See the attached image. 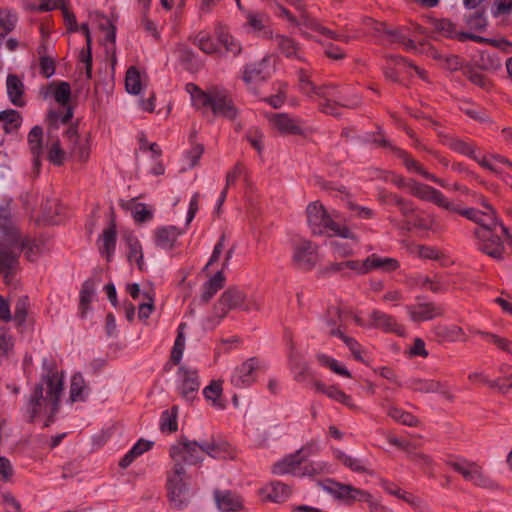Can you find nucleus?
Listing matches in <instances>:
<instances>
[{
  "instance_id": "obj_1",
  "label": "nucleus",
  "mask_w": 512,
  "mask_h": 512,
  "mask_svg": "<svg viewBox=\"0 0 512 512\" xmlns=\"http://www.w3.org/2000/svg\"><path fill=\"white\" fill-rule=\"evenodd\" d=\"M64 390V375L49 371L44 375L26 401L24 415L29 423L48 427L59 410L60 397Z\"/></svg>"
},
{
  "instance_id": "obj_2",
  "label": "nucleus",
  "mask_w": 512,
  "mask_h": 512,
  "mask_svg": "<svg viewBox=\"0 0 512 512\" xmlns=\"http://www.w3.org/2000/svg\"><path fill=\"white\" fill-rule=\"evenodd\" d=\"M0 230L3 239L0 242V272L4 281L9 284L10 277L18 267V255L24 249L25 257L33 262L43 253L42 246L36 241L22 242L18 230L12 223L6 210L0 213Z\"/></svg>"
},
{
  "instance_id": "obj_3",
  "label": "nucleus",
  "mask_w": 512,
  "mask_h": 512,
  "mask_svg": "<svg viewBox=\"0 0 512 512\" xmlns=\"http://www.w3.org/2000/svg\"><path fill=\"white\" fill-rule=\"evenodd\" d=\"M460 215L480 226L476 229L475 236L479 240V249L485 254L498 260L503 258V242L500 236L493 233L497 227H500L508 245L512 247V235L508 228L497 220L494 210L489 205H485V211L469 208L460 211Z\"/></svg>"
},
{
  "instance_id": "obj_4",
  "label": "nucleus",
  "mask_w": 512,
  "mask_h": 512,
  "mask_svg": "<svg viewBox=\"0 0 512 512\" xmlns=\"http://www.w3.org/2000/svg\"><path fill=\"white\" fill-rule=\"evenodd\" d=\"M308 226L314 235H326L329 237H341L355 243L359 242V236L340 219L337 212L329 214L324 206L316 201L306 209Z\"/></svg>"
},
{
  "instance_id": "obj_5",
  "label": "nucleus",
  "mask_w": 512,
  "mask_h": 512,
  "mask_svg": "<svg viewBox=\"0 0 512 512\" xmlns=\"http://www.w3.org/2000/svg\"><path fill=\"white\" fill-rule=\"evenodd\" d=\"M261 308L262 299L259 295L248 294L244 289L231 286L221 294L214 306L213 315L206 319L205 326L210 329L214 328L231 310L250 312L260 311Z\"/></svg>"
},
{
  "instance_id": "obj_6",
  "label": "nucleus",
  "mask_w": 512,
  "mask_h": 512,
  "mask_svg": "<svg viewBox=\"0 0 512 512\" xmlns=\"http://www.w3.org/2000/svg\"><path fill=\"white\" fill-rule=\"evenodd\" d=\"M186 89L191 94L193 104L197 109H210L214 116L229 121H235L238 118L239 109L225 90L212 88L204 92L194 84H188Z\"/></svg>"
},
{
  "instance_id": "obj_7",
  "label": "nucleus",
  "mask_w": 512,
  "mask_h": 512,
  "mask_svg": "<svg viewBox=\"0 0 512 512\" xmlns=\"http://www.w3.org/2000/svg\"><path fill=\"white\" fill-rule=\"evenodd\" d=\"M166 487L168 498L175 508L181 509L187 505L191 498V491L189 477L183 465H174L167 473Z\"/></svg>"
},
{
  "instance_id": "obj_8",
  "label": "nucleus",
  "mask_w": 512,
  "mask_h": 512,
  "mask_svg": "<svg viewBox=\"0 0 512 512\" xmlns=\"http://www.w3.org/2000/svg\"><path fill=\"white\" fill-rule=\"evenodd\" d=\"M448 464L454 471L461 474L466 481L471 482L477 487L488 490H495L498 488L497 482L487 475L483 466L477 462L467 459H459L456 461H450Z\"/></svg>"
},
{
  "instance_id": "obj_9",
  "label": "nucleus",
  "mask_w": 512,
  "mask_h": 512,
  "mask_svg": "<svg viewBox=\"0 0 512 512\" xmlns=\"http://www.w3.org/2000/svg\"><path fill=\"white\" fill-rule=\"evenodd\" d=\"M169 453L174 465H183V463L195 465L202 462L204 457L202 443L188 439H181L172 445Z\"/></svg>"
},
{
  "instance_id": "obj_10",
  "label": "nucleus",
  "mask_w": 512,
  "mask_h": 512,
  "mask_svg": "<svg viewBox=\"0 0 512 512\" xmlns=\"http://www.w3.org/2000/svg\"><path fill=\"white\" fill-rule=\"evenodd\" d=\"M408 185L409 192L415 197L432 202L441 208L456 212L458 214H460V211L464 210L461 209L458 205L450 202L440 191L433 187L418 183L415 180H410Z\"/></svg>"
},
{
  "instance_id": "obj_11",
  "label": "nucleus",
  "mask_w": 512,
  "mask_h": 512,
  "mask_svg": "<svg viewBox=\"0 0 512 512\" xmlns=\"http://www.w3.org/2000/svg\"><path fill=\"white\" fill-rule=\"evenodd\" d=\"M271 127L284 136H306V130L301 126L299 120L287 113H274L268 118Z\"/></svg>"
},
{
  "instance_id": "obj_12",
  "label": "nucleus",
  "mask_w": 512,
  "mask_h": 512,
  "mask_svg": "<svg viewBox=\"0 0 512 512\" xmlns=\"http://www.w3.org/2000/svg\"><path fill=\"white\" fill-rule=\"evenodd\" d=\"M261 368L262 362L260 359L256 357L249 358L234 369L231 383L237 387L248 386L256 380V374Z\"/></svg>"
},
{
  "instance_id": "obj_13",
  "label": "nucleus",
  "mask_w": 512,
  "mask_h": 512,
  "mask_svg": "<svg viewBox=\"0 0 512 512\" xmlns=\"http://www.w3.org/2000/svg\"><path fill=\"white\" fill-rule=\"evenodd\" d=\"M408 387L414 392L419 393H439L448 401H453L454 399V395L447 383L436 379L413 377L409 380Z\"/></svg>"
},
{
  "instance_id": "obj_14",
  "label": "nucleus",
  "mask_w": 512,
  "mask_h": 512,
  "mask_svg": "<svg viewBox=\"0 0 512 512\" xmlns=\"http://www.w3.org/2000/svg\"><path fill=\"white\" fill-rule=\"evenodd\" d=\"M293 260L301 269H312L319 260L318 247L308 240L299 241L294 247Z\"/></svg>"
},
{
  "instance_id": "obj_15",
  "label": "nucleus",
  "mask_w": 512,
  "mask_h": 512,
  "mask_svg": "<svg viewBox=\"0 0 512 512\" xmlns=\"http://www.w3.org/2000/svg\"><path fill=\"white\" fill-rule=\"evenodd\" d=\"M324 489L335 498L347 503L368 499V492L358 489L352 485L343 484L332 480L327 481Z\"/></svg>"
},
{
  "instance_id": "obj_16",
  "label": "nucleus",
  "mask_w": 512,
  "mask_h": 512,
  "mask_svg": "<svg viewBox=\"0 0 512 512\" xmlns=\"http://www.w3.org/2000/svg\"><path fill=\"white\" fill-rule=\"evenodd\" d=\"M178 375L181 379L180 394L187 401L193 400L200 386L197 371L187 367H180Z\"/></svg>"
},
{
  "instance_id": "obj_17",
  "label": "nucleus",
  "mask_w": 512,
  "mask_h": 512,
  "mask_svg": "<svg viewBox=\"0 0 512 512\" xmlns=\"http://www.w3.org/2000/svg\"><path fill=\"white\" fill-rule=\"evenodd\" d=\"M406 309L413 322L432 320L443 314V310L439 306L430 302L408 305Z\"/></svg>"
},
{
  "instance_id": "obj_18",
  "label": "nucleus",
  "mask_w": 512,
  "mask_h": 512,
  "mask_svg": "<svg viewBox=\"0 0 512 512\" xmlns=\"http://www.w3.org/2000/svg\"><path fill=\"white\" fill-rule=\"evenodd\" d=\"M369 325L373 328L382 329L385 332L395 333L398 336H405V328L388 314L375 310L370 314Z\"/></svg>"
},
{
  "instance_id": "obj_19",
  "label": "nucleus",
  "mask_w": 512,
  "mask_h": 512,
  "mask_svg": "<svg viewBox=\"0 0 512 512\" xmlns=\"http://www.w3.org/2000/svg\"><path fill=\"white\" fill-rule=\"evenodd\" d=\"M407 230L416 228L422 231L439 232L442 229L441 223L434 214L418 212L406 220Z\"/></svg>"
},
{
  "instance_id": "obj_20",
  "label": "nucleus",
  "mask_w": 512,
  "mask_h": 512,
  "mask_svg": "<svg viewBox=\"0 0 512 512\" xmlns=\"http://www.w3.org/2000/svg\"><path fill=\"white\" fill-rule=\"evenodd\" d=\"M314 387L317 392L323 393L329 398L343 404L347 408L353 411L359 410V407L354 402L350 395H347L344 391L339 389L337 386H327L320 381L314 382Z\"/></svg>"
},
{
  "instance_id": "obj_21",
  "label": "nucleus",
  "mask_w": 512,
  "mask_h": 512,
  "mask_svg": "<svg viewBox=\"0 0 512 512\" xmlns=\"http://www.w3.org/2000/svg\"><path fill=\"white\" fill-rule=\"evenodd\" d=\"M214 498L218 509L223 512H237L243 509L242 497L234 492L216 490Z\"/></svg>"
},
{
  "instance_id": "obj_22",
  "label": "nucleus",
  "mask_w": 512,
  "mask_h": 512,
  "mask_svg": "<svg viewBox=\"0 0 512 512\" xmlns=\"http://www.w3.org/2000/svg\"><path fill=\"white\" fill-rule=\"evenodd\" d=\"M203 455H208L215 459H226L233 457L231 446L223 440L211 439L202 443Z\"/></svg>"
},
{
  "instance_id": "obj_23",
  "label": "nucleus",
  "mask_w": 512,
  "mask_h": 512,
  "mask_svg": "<svg viewBox=\"0 0 512 512\" xmlns=\"http://www.w3.org/2000/svg\"><path fill=\"white\" fill-rule=\"evenodd\" d=\"M260 495L265 500L283 502L290 495V489L281 482H271L260 489Z\"/></svg>"
},
{
  "instance_id": "obj_24",
  "label": "nucleus",
  "mask_w": 512,
  "mask_h": 512,
  "mask_svg": "<svg viewBox=\"0 0 512 512\" xmlns=\"http://www.w3.org/2000/svg\"><path fill=\"white\" fill-rule=\"evenodd\" d=\"M433 332L440 341H465V333L463 329L457 325L439 324L433 328Z\"/></svg>"
},
{
  "instance_id": "obj_25",
  "label": "nucleus",
  "mask_w": 512,
  "mask_h": 512,
  "mask_svg": "<svg viewBox=\"0 0 512 512\" xmlns=\"http://www.w3.org/2000/svg\"><path fill=\"white\" fill-rule=\"evenodd\" d=\"M399 268V262L395 258L381 257L377 254H372L367 257L368 273L373 270H380L385 273L395 271Z\"/></svg>"
},
{
  "instance_id": "obj_26",
  "label": "nucleus",
  "mask_w": 512,
  "mask_h": 512,
  "mask_svg": "<svg viewBox=\"0 0 512 512\" xmlns=\"http://www.w3.org/2000/svg\"><path fill=\"white\" fill-rule=\"evenodd\" d=\"M180 232L176 227H161L155 231V243L158 247L170 250L174 247Z\"/></svg>"
},
{
  "instance_id": "obj_27",
  "label": "nucleus",
  "mask_w": 512,
  "mask_h": 512,
  "mask_svg": "<svg viewBox=\"0 0 512 512\" xmlns=\"http://www.w3.org/2000/svg\"><path fill=\"white\" fill-rule=\"evenodd\" d=\"M222 393V382L218 380L211 381L203 390L205 399L209 401L214 408L219 410L224 409L226 406Z\"/></svg>"
},
{
  "instance_id": "obj_28",
  "label": "nucleus",
  "mask_w": 512,
  "mask_h": 512,
  "mask_svg": "<svg viewBox=\"0 0 512 512\" xmlns=\"http://www.w3.org/2000/svg\"><path fill=\"white\" fill-rule=\"evenodd\" d=\"M275 41L279 51L286 58L301 60V48L294 39L285 35H276Z\"/></svg>"
},
{
  "instance_id": "obj_29",
  "label": "nucleus",
  "mask_w": 512,
  "mask_h": 512,
  "mask_svg": "<svg viewBox=\"0 0 512 512\" xmlns=\"http://www.w3.org/2000/svg\"><path fill=\"white\" fill-rule=\"evenodd\" d=\"M120 206L127 211H131L135 221L139 223L146 222L153 217L152 211L145 204L136 203L135 199L121 200Z\"/></svg>"
},
{
  "instance_id": "obj_30",
  "label": "nucleus",
  "mask_w": 512,
  "mask_h": 512,
  "mask_svg": "<svg viewBox=\"0 0 512 512\" xmlns=\"http://www.w3.org/2000/svg\"><path fill=\"white\" fill-rule=\"evenodd\" d=\"M6 84L10 101L15 106L22 107L24 105V101L22 99L24 85L22 81L16 75H8Z\"/></svg>"
},
{
  "instance_id": "obj_31",
  "label": "nucleus",
  "mask_w": 512,
  "mask_h": 512,
  "mask_svg": "<svg viewBox=\"0 0 512 512\" xmlns=\"http://www.w3.org/2000/svg\"><path fill=\"white\" fill-rule=\"evenodd\" d=\"M270 62V56H265L259 61L248 65L243 73V80L249 84L257 78L265 79L266 69Z\"/></svg>"
},
{
  "instance_id": "obj_32",
  "label": "nucleus",
  "mask_w": 512,
  "mask_h": 512,
  "mask_svg": "<svg viewBox=\"0 0 512 512\" xmlns=\"http://www.w3.org/2000/svg\"><path fill=\"white\" fill-rule=\"evenodd\" d=\"M88 386L80 373L72 376L70 382L69 398L71 402L84 401L88 394Z\"/></svg>"
},
{
  "instance_id": "obj_33",
  "label": "nucleus",
  "mask_w": 512,
  "mask_h": 512,
  "mask_svg": "<svg viewBox=\"0 0 512 512\" xmlns=\"http://www.w3.org/2000/svg\"><path fill=\"white\" fill-rule=\"evenodd\" d=\"M301 462L302 459L299 452H297L275 463L272 467V472L276 475L295 473Z\"/></svg>"
},
{
  "instance_id": "obj_34",
  "label": "nucleus",
  "mask_w": 512,
  "mask_h": 512,
  "mask_svg": "<svg viewBox=\"0 0 512 512\" xmlns=\"http://www.w3.org/2000/svg\"><path fill=\"white\" fill-rule=\"evenodd\" d=\"M151 447V442L140 439L120 460L119 466L124 469L127 468L136 458L149 451Z\"/></svg>"
},
{
  "instance_id": "obj_35",
  "label": "nucleus",
  "mask_w": 512,
  "mask_h": 512,
  "mask_svg": "<svg viewBox=\"0 0 512 512\" xmlns=\"http://www.w3.org/2000/svg\"><path fill=\"white\" fill-rule=\"evenodd\" d=\"M333 454L338 461L352 471L357 473H370L361 459L348 455L339 449L334 450Z\"/></svg>"
},
{
  "instance_id": "obj_36",
  "label": "nucleus",
  "mask_w": 512,
  "mask_h": 512,
  "mask_svg": "<svg viewBox=\"0 0 512 512\" xmlns=\"http://www.w3.org/2000/svg\"><path fill=\"white\" fill-rule=\"evenodd\" d=\"M99 250L102 254H105L107 260H110L116 246V230L114 225L105 229L100 237Z\"/></svg>"
},
{
  "instance_id": "obj_37",
  "label": "nucleus",
  "mask_w": 512,
  "mask_h": 512,
  "mask_svg": "<svg viewBox=\"0 0 512 512\" xmlns=\"http://www.w3.org/2000/svg\"><path fill=\"white\" fill-rule=\"evenodd\" d=\"M224 283L225 277L223 272H216V274L211 277L203 286V301H209L224 286Z\"/></svg>"
},
{
  "instance_id": "obj_38",
  "label": "nucleus",
  "mask_w": 512,
  "mask_h": 512,
  "mask_svg": "<svg viewBox=\"0 0 512 512\" xmlns=\"http://www.w3.org/2000/svg\"><path fill=\"white\" fill-rule=\"evenodd\" d=\"M327 332L331 336L343 337L342 320L340 312L337 308L329 309L327 318L325 319Z\"/></svg>"
},
{
  "instance_id": "obj_39",
  "label": "nucleus",
  "mask_w": 512,
  "mask_h": 512,
  "mask_svg": "<svg viewBox=\"0 0 512 512\" xmlns=\"http://www.w3.org/2000/svg\"><path fill=\"white\" fill-rule=\"evenodd\" d=\"M178 406H173L170 410H165L160 419V429L163 433H173L178 429L177 423Z\"/></svg>"
},
{
  "instance_id": "obj_40",
  "label": "nucleus",
  "mask_w": 512,
  "mask_h": 512,
  "mask_svg": "<svg viewBox=\"0 0 512 512\" xmlns=\"http://www.w3.org/2000/svg\"><path fill=\"white\" fill-rule=\"evenodd\" d=\"M382 406L386 408L387 414L393 420L407 426H416L418 424V419L411 413L392 405L386 407L384 404H382Z\"/></svg>"
},
{
  "instance_id": "obj_41",
  "label": "nucleus",
  "mask_w": 512,
  "mask_h": 512,
  "mask_svg": "<svg viewBox=\"0 0 512 512\" xmlns=\"http://www.w3.org/2000/svg\"><path fill=\"white\" fill-rule=\"evenodd\" d=\"M0 122H3V128L6 133H11L20 127L22 117L16 110H5L0 112Z\"/></svg>"
},
{
  "instance_id": "obj_42",
  "label": "nucleus",
  "mask_w": 512,
  "mask_h": 512,
  "mask_svg": "<svg viewBox=\"0 0 512 512\" xmlns=\"http://www.w3.org/2000/svg\"><path fill=\"white\" fill-rule=\"evenodd\" d=\"M478 66L485 71H496L501 67V58L493 51H483L480 55Z\"/></svg>"
},
{
  "instance_id": "obj_43",
  "label": "nucleus",
  "mask_w": 512,
  "mask_h": 512,
  "mask_svg": "<svg viewBox=\"0 0 512 512\" xmlns=\"http://www.w3.org/2000/svg\"><path fill=\"white\" fill-rule=\"evenodd\" d=\"M125 88L128 93L134 95H138L142 89L140 73L134 66L129 67L126 72Z\"/></svg>"
},
{
  "instance_id": "obj_44",
  "label": "nucleus",
  "mask_w": 512,
  "mask_h": 512,
  "mask_svg": "<svg viewBox=\"0 0 512 512\" xmlns=\"http://www.w3.org/2000/svg\"><path fill=\"white\" fill-rule=\"evenodd\" d=\"M95 288L92 282L86 281L80 291V315L84 317L90 308V303L93 299Z\"/></svg>"
},
{
  "instance_id": "obj_45",
  "label": "nucleus",
  "mask_w": 512,
  "mask_h": 512,
  "mask_svg": "<svg viewBox=\"0 0 512 512\" xmlns=\"http://www.w3.org/2000/svg\"><path fill=\"white\" fill-rule=\"evenodd\" d=\"M438 29L441 31L444 35L452 37L456 35L460 40L465 39H473L475 41H483L484 39L480 36L470 35L466 33H457L455 29V25L451 23L448 20H442L438 24Z\"/></svg>"
},
{
  "instance_id": "obj_46",
  "label": "nucleus",
  "mask_w": 512,
  "mask_h": 512,
  "mask_svg": "<svg viewBox=\"0 0 512 512\" xmlns=\"http://www.w3.org/2000/svg\"><path fill=\"white\" fill-rule=\"evenodd\" d=\"M42 141H43V129L39 126L33 127L28 134V144H29L31 152L37 158L41 154Z\"/></svg>"
},
{
  "instance_id": "obj_47",
  "label": "nucleus",
  "mask_w": 512,
  "mask_h": 512,
  "mask_svg": "<svg viewBox=\"0 0 512 512\" xmlns=\"http://www.w3.org/2000/svg\"><path fill=\"white\" fill-rule=\"evenodd\" d=\"M317 360L322 366H325L332 370L334 373L344 376V377H350V372L341 365L336 359L325 355V354H319L317 355Z\"/></svg>"
},
{
  "instance_id": "obj_48",
  "label": "nucleus",
  "mask_w": 512,
  "mask_h": 512,
  "mask_svg": "<svg viewBox=\"0 0 512 512\" xmlns=\"http://www.w3.org/2000/svg\"><path fill=\"white\" fill-rule=\"evenodd\" d=\"M127 244H128V260L132 262H136L139 269H142L143 267V253L142 248L139 243V241L133 237L127 238Z\"/></svg>"
},
{
  "instance_id": "obj_49",
  "label": "nucleus",
  "mask_w": 512,
  "mask_h": 512,
  "mask_svg": "<svg viewBox=\"0 0 512 512\" xmlns=\"http://www.w3.org/2000/svg\"><path fill=\"white\" fill-rule=\"evenodd\" d=\"M62 210V206L56 199L49 200L43 208L44 217L48 222L58 224L60 222L58 216H60Z\"/></svg>"
},
{
  "instance_id": "obj_50",
  "label": "nucleus",
  "mask_w": 512,
  "mask_h": 512,
  "mask_svg": "<svg viewBox=\"0 0 512 512\" xmlns=\"http://www.w3.org/2000/svg\"><path fill=\"white\" fill-rule=\"evenodd\" d=\"M451 147L459 153L462 157H468V158H484V156L481 154L479 149H477L473 145L466 144L461 141H454L451 144Z\"/></svg>"
},
{
  "instance_id": "obj_51",
  "label": "nucleus",
  "mask_w": 512,
  "mask_h": 512,
  "mask_svg": "<svg viewBox=\"0 0 512 512\" xmlns=\"http://www.w3.org/2000/svg\"><path fill=\"white\" fill-rule=\"evenodd\" d=\"M184 328V324H181L178 329V335L176 337L174 347L171 352V361L174 364H179L185 347V338L182 329Z\"/></svg>"
},
{
  "instance_id": "obj_52",
  "label": "nucleus",
  "mask_w": 512,
  "mask_h": 512,
  "mask_svg": "<svg viewBox=\"0 0 512 512\" xmlns=\"http://www.w3.org/2000/svg\"><path fill=\"white\" fill-rule=\"evenodd\" d=\"M194 44L206 54H213L217 51V46L212 38L205 33H199L193 40Z\"/></svg>"
},
{
  "instance_id": "obj_53",
  "label": "nucleus",
  "mask_w": 512,
  "mask_h": 512,
  "mask_svg": "<svg viewBox=\"0 0 512 512\" xmlns=\"http://www.w3.org/2000/svg\"><path fill=\"white\" fill-rule=\"evenodd\" d=\"M412 253L421 259L437 260L441 257V252L438 249L425 245L415 246Z\"/></svg>"
},
{
  "instance_id": "obj_54",
  "label": "nucleus",
  "mask_w": 512,
  "mask_h": 512,
  "mask_svg": "<svg viewBox=\"0 0 512 512\" xmlns=\"http://www.w3.org/2000/svg\"><path fill=\"white\" fill-rule=\"evenodd\" d=\"M268 19L264 14L250 12L247 15V24L255 32L265 31Z\"/></svg>"
},
{
  "instance_id": "obj_55",
  "label": "nucleus",
  "mask_w": 512,
  "mask_h": 512,
  "mask_svg": "<svg viewBox=\"0 0 512 512\" xmlns=\"http://www.w3.org/2000/svg\"><path fill=\"white\" fill-rule=\"evenodd\" d=\"M466 76L472 84L481 89L489 90L493 86V83L489 79L474 69L467 70Z\"/></svg>"
},
{
  "instance_id": "obj_56",
  "label": "nucleus",
  "mask_w": 512,
  "mask_h": 512,
  "mask_svg": "<svg viewBox=\"0 0 512 512\" xmlns=\"http://www.w3.org/2000/svg\"><path fill=\"white\" fill-rule=\"evenodd\" d=\"M71 89L67 82H60L56 85L54 90V98L57 103L67 105L70 101Z\"/></svg>"
},
{
  "instance_id": "obj_57",
  "label": "nucleus",
  "mask_w": 512,
  "mask_h": 512,
  "mask_svg": "<svg viewBox=\"0 0 512 512\" xmlns=\"http://www.w3.org/2000/svg\"><path fill=\"white\" fill-rule=\"evenodd\" d=\"M14 347L12 335L4 328H0V357L8 356Z\"/></svg>"
},
{
  "instance_id": "obj_58",
  "label": "nucleus",
  "mask_w": 512,
  "mask_h": 512,
  "mask_svg": "<svg viewBox=\"0 0 512 512\" xmlns=\"http://www.w3.org/2000/svg\"><path fill=\"white\" fill-rule=\"evenodd\" d=\"M17 18L7 9L0 10V27L6 32H11L16 25Z\"/></svg>"
},
{
  "instance_id": "obj_59",
  "label": "nucleus",
  "mask_w": 512,
  "mask_h": 512,
  "mask_svg": "<svg viewBox=\"0 0 512 512\" xmlns=\"http://www.w3.org/2000/svg\"><path fill=\"white\" fill-rule=\"evenodd\" d=\"M220 43L225 47L228 52L237 55L241 52V46L235 39L228 33H220L218 36Z\"/></svg>"
},
{
  "instance_id": "obj_60",
  "label": "nucleus",
  "mask_w": 512,
  "mask_h": 512,
  "mask_svg": "<svg viewBox=\"0 0 512 512\" xmlns=\"http://www.w3.org/2000/svg\"><path fill=\"white\" fill-rule=\"evenodd\" d=\"M487 341L494 344L498 349L512 354V342L509 339L492 333L487 335Z\"/></svg>"
},
{
  "instance_id": "obj_61",
  "label": "nucleus",
  "mask_w": 512,
  "mask_h": 512,
  "mask_svg": "<svg viewBox=\"0 0 512 512\" xmlns=\"http://www.w3.org/2000/svg\"><path fill=\"white\" fill-rule=\"evenodd\" d=\"M346 206L350 211L354 212L355 217L360 219H370L374 215L373 211L370 208L360 206L351 200L347 201Z\"/></svg>"
},
{
  "instance_id": "obj_62",
  "label": "nucleus",
  "mask_w": 512,
  "mask_h": 512,
  "mask_svg": "<svg viewBox=\"0 0 512 512\" xmlns=\"http://www.w3.org/2000/svg\"><path fill=\"white\" fill-rule=\"evenodd\" d=\"M2 506L5 512H21L19 501L10 493H2Z\"/></svg>"
},
{
  "instance_id": "obj_63",
  "label": "nucleus",
  "mask_w": 512,
  "mask_h": 512,
  "mask_svg": "<svg viewBox=\"0 0 512 512\" xmlns=\"http://www.w3.org/2000/svg\"><path fill=\"white\" fill-rule=\"evenodd\" d=\"M410 458L414 463L419 465L424 470V472H426V473L431 472L432 466H433V460L428 455H425L422 453H413V454H410Z\"/></svg>"
},
{
  "instance_id": "obj_64",
  "label": "nucleus",
  "mask_w": 512,
  "mask_h": 512,
  "mask_svg": "<svg viewBox=\"0 0 512 512\" xmlns=\"http://www.w3.org/2000/svg\"><path fill=\"white\" fill-rule=\"evenodd\" d=\"M345 269L352 270L359 275L367 274V258L365 260L344 261Z\"/></svg>"
}]
</instances>
